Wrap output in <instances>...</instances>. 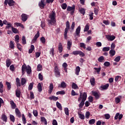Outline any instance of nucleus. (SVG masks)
<instances>
[{
	"label": "nucleus",
	"instance_id": "4be33fe9",
	"mask_svg": "<svg viewBox=\"0 0 125 125\" xmlns=\"http://www.w3.org/2000/svg\"><path fill=\"white\" fill-rule=\"evenodd\" d=\"M10 105L11 106L12 109H15L16 108L17 106L16 104H15V103L13 101H11L10 102Z\"/></svg>",
	"mask_w": 125,
	"mask_h": 125
},
{
	"label": "nucleus",
	"instance_id": "f257e3e1",
	"mask_svg": "<svg viewBox=\"0 0 125 125\" xmlns=\"http://www.w3.org/2000/svg\"><path fill=\"white\" fill-rule=\"evenodd\" d=\"M86 97H87V94L86 93L84 92L83 95V99L82 102L79 104V108H82L83 107V105H84V102L85 100H86Z\"/></svg>",
	"mask_w": 125,
	"mask_h": 125
},
{
	"label": "nucleus",
	"instance_id": "680f3d73",
	"mask_svg": "<svg viewBox=\"0 0 125 125\" xmlns=\"http://www.w3.org/2000/svg\"><path fill=\"white\" fill-rule=\"evenodd\" d=\"M30 97L31 100H32V99H35V96L34 95V93L33 92H30Z\"/></svg>",
	"mask_w": 125,
	"mask_h": 125
},
{
	"label": "nucleus",
	"instance_id": "4d7b16f0",
	"mask_svg": "<svg viewBox=\"0 0 125 125\" xmlns=\"http://www.w3.org/2000/svg\"><path fill=\"white\" fill-rule=\"evenodd\" d=\"M94 70H95L97 73V74H99V73H100V71H101V67H100L99 68H94Z\"/></svg>",
	"mask_w": 125,
	"mask_h": 125
},
{
	"label": "nucleus",
	"instance_id": "4468645a",
	"mask_svg": "<svg viewBox=\"0 0 125 125\" xmlns=\"http://www.w3.org/2000/svg\"><path fill=\"white\" fill-rule=\"evenodd\" d=\"M16 97H18V98H20V96H21V90H20V89H16Z\"/></svg>",
	"mask_w": 125,
	"mask_h": 125
},
{
	"label": "nucleus",
	"instance_id": "c756f323",
	"mask_svg": "<svg viewBox=\"0 0 125 125\" xmlns=\"http://www.w3.org/2000/svg\"><path fill=\"white\" fill-rule=\"evenodd\" d=\"M56 106H57V108H58V109H59V110H61V111H62V105H61V104H60L58 102H57Z\"/></svg>",
	"mask_w": 125,
	"mask_h": 125
},
{
	"label": "nucleus",
	"instance_id": "ea45409f",
	"mask_svg": "<svg viewBox=\"0 0 125 125\" xmlns=\"http://www.w3.org/2000/svg\"><path fill=\"white\" fill-rule=\"evenodd\" d=\"M6 84L7 85L8 90H10V89L11 88V84H10V83H9L8 82H6Z\"/></svg>",
	"mask_w": 125,
	"mask_h": 125
},
{
	"label": "nucleus",
	"instance_id": "bf43d9fd",
	"mask_svg": "<svg viewBox=\"0 0 125 125\" xmlns=\"http://www.w3.org/2000/svg\"><path fill=\"white\" fill-rule=\"evenodd\" d=\"M41 42H42V43H45V38L44 37H42L40 39Z\"/></svg>",
	"mask_w": 125,
	"mask_h": 125
},
{
	"label": "nucleus",
	"instance_id": "338daca9",
	"mask_svg": "<svg viewBox=\"0 0 125 125\" xmlns=\"http://www.w3.org/2000/svg\"><path fill=\"white\" fill-rule=\"evenodd\" d=\"M103 60H104V57L103 56H101L98 59L99 62H103Z\"/></svg>",
	"mask_w": 125,
	"mask_h": 125
},
{
	"label": "nucleus",
	"instance_id": "13d9d810",
	"mask_svg": "<svg viewBox=\"0 0 125 125\" xmlns=\"http://www.w3.org/2000/svg\"><path fill=\"white\" fill-rule=\"evenodd\" d=\"M89 125H94L95 124V119H91L89 121Z\"/></svg>",
	"mask_w": 125,
	"mask_h": 125
},
{
	"label": "nucleus",
	"instance_id": "c85d7f7f",
	"mask_svg": "<svg viewBox=\"0 0 125 125\" xmlns=\"http://www.w3.org/2000/svg\"><path fill=\"white\" fill-rule=\"evenodd\" d=\"M12 31L14 34H19V30L17 28L12 27Z\"/></svg>",
	"mask_w": 125,
	"mask_h": 125
},
{
	"label": "nucleus",
	"instance_id": "bb28decb",
	"mask_svg": "<svg viewBox=\"0 0 125 125\" xmlns=\"http://www.w3.org/2000/svg\"><path fill=\"white\" fill-rule=\"evenodd\" d=\"M101 87L103 90L108 89V88L109 87V84L107 83L105 85H102L101 86Z\"/></svg>",
	"mask_w": 125,
	"mask_h": 125
},
{
	"label": "nucleus",
	"instance_id": "2f4dec72",
	"mask_svg": "<svg viewBox=\"0 0 125 125\" xmlns=\"http://www.w3.org/2000/svg\"><path fill=\"white\" fill-rule=\"evenodd\" d=\"M41 122H42L43 123H44V125H47V121H46V119H45V118H44V117H41Z\"/></svg>",
	"mask_w": 125,
	"mask_h": 125
},
{
	"label": "nucleus",
	"instance_id": "2eb2a0df",
	"mask_svg": "<svg viewBox=\"0 0 125 125\" xmlns=\"http://www.w3.org/2000/svg\"><path fill=\"white\" fill-rule=\"evenodd\" d=\"M106 38L108 41H114L115 39H116V37L115 36H111V35H106Z\"/></svg>",
	"mask_w": 125,
	"mask_h": 125
},
{
	"label": "nucleus",
	"instance_id": "423d86ee",
	"mask_svg": "<svg viewBox=\"0 0 125 125\" xmlns=\"http://www.w3.org/2000/svg\"><path fill=\"white\" fill-rule=\"evenodd\" d=\"M45 0H41L38 3V5L41 8V9H43L44 6L46 5L45 3H44Z\"/></svg>",
	"mask_w": 125,
	"mask_h": 125
},
{
	"label": "nucleus",
	"instance_id": "7ed1b4c3",
	"mask_svg": "<svg viewBox=\"0 0 125 125\" xmlns=\"http://www.w3.org/2000/svg\"><path fill=\"white\" fill-rule=\"evenodd\" d=\"M54 72L55 73V76L56 78H59L61 76L60 69L58 68V66H55L54 68Z\"/></svg>",
	"mask_w": 125,
	"mask_h": 125
},
{
	"label": "nucleus",
	"instance_id": "f704fd0d",
	"mask_svg": "<svg viewBox=\"0 0 125 125\" xmlns=\"http://www.w3.org/2000/svg\"><path fill=\"white\" fill-rule=\"evenodd\" d=\"M67 86L66 83L64 82H62L61 83V85H59V87H62V88H65Z\"/></svg>",
	"mask_w": 125,
	"mask_h": 125
},
{
	"label": "nucleus",
	"instance_id": "37998d69",
	"mask_svg": "<svg viewBox=\"0 0 125 125\" xmlns=\"http://www.w3.org/2000/svg\"><path fill=\"white\" fill-rule=\"evenodd\" d=\"M15 25L16 26H17L18 27H21V28H22V29H24V25L20 23L16 22L15 23Z\"/></svg>",
	"mask_w": 125,
	"mask_h": 125
},
{
	"label": "nucleus",
	"instance_id": "0e129e2a",
	"mask_svg": "<svg viewBox=\"0 0 125 125\" xmlns=\"http://www.w3.org/2000/svg\"><path fill=\"white\" fill-rule=\"evenodd\" d=\"M10 71H12V72H14V71L15 70V67H14V65L12 64L10 66Z\"/></svg>",
	"mask_w": 125,
	"mask_h": 125
},
{
	"label": "nucleus",
	"instance_id": "09e8293b",
	"mask_svg": "<svg viewBox=\"0 0 125 125\" xmlns=\"http://www.w3.org/2000/svg\"><path fill=\"white\" fill-rule=\"evenodd\" d=\"M78 115L80 119H81V120H84L85 119L84 115L78 113Z\"/></svg>",
	"mask_w": 125,
	"mask_h": 125
},
{
	"label": "nucleus",
	"instance_id": "9d476101",
	"mask_svg": "<svg viewBox=\"0 0 125 125\" xmlns=\"http://www.w3.org/2000/svg\"><path fill=\"white\" fill-rule=\"evenodd\" d=\"M27 68V65H26V64L25 63H24V64L22 65V67H21V73H22V75H24V74H25V73H26Z\"/></svg>",
	"mask_w": 125,
	"mask_h": 125
},
{
	"label": "nucleus",
	"instance_id": "5701e85b",
	"mask_svg": "<svg viewBox=\"0 0 125 125\" xmlns=\"http://www.w3.org/2000/svg\"><path fill=\"white\" fill-rule=\"evenodd\" d=\"M35 50V46L34 45H31L30 47V49L28 50V53L31 54V53H33V51Z\"/></svg>",
	"mask_w": 125,
	"mask_h": 125
},
{
	"label": "nucleus",
	"instance_id": "3c124183",
	"mask_svg": "<svg viewBox=\"0 0 125 125\" xmlns=\"http://www.w3.org/2000/svg\"><path fill=\"white\" fill-rule=\"evenodd\" d=\"M22 44H26L27 42H26V37L25 36H22Z\"/></svg>",
	"mask_w": 125,
	"mask_h": 125
},
{
	"label": "nucleus",
	"instance_id": "8fccbe9b",
	"mask_svg": "<svg viewBox=\"0 0 125 125\" xmlns=\"http://www.w3.org/2000/svg\"><path fill=\"white\" fill-rule=\"evenodd\" d=\"M56 22V21L52 20H48V23L49 25H52V23L54 24Z\"/></svg>",
	"mask_w": 125,
	"mask_h": 125
},
{
	"label": "nucleus",
	"instance_id": "de8ad7c7",
	"mask_svg": "<svg viewBox=\"0 0 125 125\" xmlns=\"http://www.w3.org/2000/svg\"><path fill=\"white\" fill-rule=\"evenodd\" d=\"M49 53L52 56H54V48H52L50 49Z\"/></svg>",
	"mask_w": 125,
	"mask_h": 125
},
{
	"label": "nucleus",
	"instance_id": "ddd939ff",
	"mask_svg": "<svg viewBox=\"0 0 125 125\" xmlns=\"http://www.w3.org/2000/svg\"><path fill=\"white\" fill-rule=\"evenodd\" d=\"M7 4H8L9 6H13L15 4V2L13 0H8L7 5Z\"/></svg>",
	"mask_w": 125,
	"mask_h": 125
},
{
	"label": "nucleus",
	"instance_id": "72a5a7b5",
	"mask_svg": "<svg viewBox=\"0 0 125 125\" xmlns=\"http://www.w3.org/2000/svg\"><path fill=\"white\" fill-rule=\"evenodd\" d=\"M71 87L73 89H77V88L79 89V86H78V85L75 83H72Z\"/></svg>",
	"mask_w": 125,
	"mask_h": 125
},
{
	"label": "nucleus",
	"instance_id": "603ef678",
	"mask_svg": "<svg viewBox=\"0 0 125 125\" xmlns=\"http://www.w3.org/2000/svg\"><path fill=\"white\" fill-rule=\"evenodd\" d=\"M62 67L64 68V70L65 71V72H67V67H68V64H67V63L64 62L62 64Z\"/></svg>",
	"mask_w": 125,
	"mask_h": 125
},
{
	"label": "nucleus",
	"instance_id": "774afa93",
	"mask_svg": "<svg viewBox=\"0 0 125 125\" xmlns=\"http://www.w3.org/2000/svg\"><path fill=\"white\" fill-rule=\"evenodd\" d=\"M61 6L62 9H66L67 8V4L63 3Z\"/></svg>",
	"mask_w": 125,
	"mask_h": 125
},
{
	"label": "nucleus",
	"instance_id": "393cba45",
	"mask_svg": "<svg viewBox=\"0 0 125 125\" xmlns=\"http://www.w3.org/2000/svg\"><path fill=\"white\" fill-rule=\"evenodd\" d=\"M16 85L18 87V86H21V83H20V80L19 78H16Z\"/></svg>",
	"mask_w": 125,
	"mask_h": 125
},
{
	"label": "nucleus",
	"instance_id": "052dcab7",
	"mask_svg": "<svg viewBox=\"0 0 125 125\" xmlns=\"http://www.w3.org/2000/svg\"><path fill=\"white\" fill-rule=\"evenodd\" d=\"M22 121L23 122V124H26L27 123L26 122V118L25 117V115L24 114H22Z\"/></svg>",
	"mask_w": 125,
	"mask_h": 125
},
{
	"label": "nucleus",
	"instance_id": "0eeeda50",
	"mask_svg": "<svg viewBox=\"0 0 125 125\" xmlns=\"http://www.w3.org/2000/svg\"><path fill=\"white\" fill-rule=\"evenodd\" d=\"M21 21H23V22H26L27 20H28V15L26 14H22L21 15Z\"/></svg>",
	"mask_w": 125,
	"mask_h": 125
},
{
	"label": "nucleus",
	"instance_id": "39448f33",
	"mask_svg": "<svg viewBox=\"0 0 125 125\" xmlns=\"http://www.w3.org/2000/svg\"><path fill=\"white\" fill-rule=\"evenodd\" d=\"M72 54L73 55H80V56H82V57L84 56V54L81 51H74L72 52Z\"/></svg>",
	"mask_w": 125,
	"mask_h": 125
},
{
	"label": "nucleus",
	"instance_id": "79ce46f5",
	"mask_svg": "<svg viewBox=\"0 0 125 125\" xmlns=\"http://www.w3.org/2000/svg\"><path fill=\"white\" fill-rule=\"evenodd\" d=\"M9 117H10V121L13 123H14V122H15V117H14V116L10 114Z\"/></svg>",
	"mask_w": 125,
	"mask_h": 125
},
{
	"label": "nucleus",
	"instance_id": "a878e982",
	"mask_svg": "<svg viewBox=\"0 0 125 125\" xmlns=\"http://www.w3.org/2000/svg\"><path fill=\"white\" fill-rule=\"evenodd\" d=\"M109 53L110 57H113V56H114L115 54H116V51L114 50H110Z\"/></svg>",
	"mask_w": 125,
	"mask_h": 125
},
{
	"label": "nucleus",
	"instance_id": "c03bdc74",
	"mask_svg": "<svg viewBox=\"0 0 125 125\" xmlns=\"http://www.w3.org/2000/svg\"><path fill=\"white\" fill-rule=\"evenodd\" d=\"M89 30V26L88 25V23H87L84 28V32H88Z\"/></svg>",
	"mask_w": 125,
	"mask_h": 125
},
{
	"label": "nucleus",
	"instance_id": "a211bd4d",
	"mask_svg": "<svg viewBox=\"0 0 125 125\" xmlns=\"http://www.w3.org/2000/svg\"><path fill=\"white\" fill-rule=\"evenodd\" d=\"M90 83H91V85L94 86V85H95V78H94V77L90 78Z\"/></svg>",
	"mask_w": 125,
	"mask_h": 125
},
{
	"label": "nucleus",
	"instance_id": "e2e57ef3",
	"mask_svg": "<svg viewBox=\"0 0 125 125\" xmlns=\"http://www.w3.org/2000/svg\"><path fill=\"white\" fill-rule=\"evenodd\" d=\"M38 78H39V80H40L41 81H43V76H42V74H41V73L39 74Z\"/></svg>",
	"mask_w": 125,
	"mask_h": 125
},
{
	"label": "nucleus",
	"instance_id": "7c9ffc66",
	"mask_svg": "<svg viewBox=\"0 0 125 125\" xmlns=\"http://www.w3.org/2000/svg\"><path fill=\"white\" fill-rule=\"evenodd\" d=\"M71 46H72V42L68 41L67 42V47L68 50H71Z\"/></svg>",
	"mask_w": 125,
	"mask_h": 125
},
{
	"label": "nucleus",
	"instance_id": "69168bd1",
	"mask_svg": "<svg viewBox=\"0 0 125 125\" xmlns=\"http://www.w3.org/2000/svg\"><path fill=\"white\" fill-rule=\"evenodd\" d=\"M57 95H59V94H61V95H63V94H65V91H58L56 93Z\"/></svg>",
	"mask_w": 125,
	"mask_h": 125
},
{
	"label": "nucleus",
	"instance_id": "473e14b6",
	"mask_svg": "<svg viewBox=\"0 0 125 125\" xmlns=\"http://www.w3.org/2000/svg\"><path fill=\"white\" fill-rule=\"evenodd\" d=\"M6 65L7 68H8L10 66V65H11V61H10V59L6 60Z\"/></svg>",
	"mask_w": 125,
	"mask_h": 125
},
{
	"label": "nucleus",
	"instance_id": "aec40b11",
	"mask_svg": "<svg viewBox=\"0 0 125 125\" xmlns=\"http://www.w3.org/2000/svg\"><path fill=\"white\" fill-rule=\"evenodd\" d=\"M80 71H81V67H80V66H77L75 69L76 75H77V76H79Z\"/></svg>",
	"mask_w": 125,
	"mask_h": 125
},
{
	"label": "nucleus",
	"instance_id": "b1692460",
	"mask_svg": "<svg viewBox=\"0 0 125 125\" xmlns=\"http://www.w3.org/2000/svg\"><path fill=\"white\" fill-rule=\"evenodd\" d=\"M37 88L39 92H42V84L41 83L38 84Z\"/></svg>",
	"mask_w": 125,
	"mask_h": 125
},
{
	"label": "nucleus",
	"instance_id": "5fc2aeb1",
	"mask_svg": "<svg viewBox=\"0 0 125 125\" xmlns=\"http://www.w3.org/2000/svg\"><path fill=\"white\" fill-rule=\"evenodd\" d=\"M64 113L66 116H69V108L68 107L64 108Z\"/></svg>",
	"mask_w": 125,
	"mask_h": 125
},
{
	"label": "nucleus",
	"instance_id": "cd10ccee",
	"mask_svg": "<svg viewBox=\"0 0 125 125\" xmlns=\"http://www.w3.org/2000/svg\"><path fill=\"white\" fill-rule=\"evenodd\" d=\"M40 37V31H38L37 34L35 35L34 37L33 38V41H37L38 38Z\"/></svg>",
	"mask_w": 125,
	"mask_h": 125
},
{
	"label": "nucleus",
	"instance_id": "864d4df0",
	"mask_svg": "<svg viewBox=\"0 0 125 125\" xmlns=\"http://www.w3.org/2000/svg\"><path fill=\"white\" fill-rule=\"evenodd\" d=\"M33 85L34 83H30L28 86V90H32L33 89Z\"/></svg>",
	"mask_w": 125,
	"mask_h": 125
},
{
	"label": "nucleus",
	"instance_id": "a18cd8bd",
	"mask_svg": "<svg viewBox=\"0 0 125 125\" xmlns=\"http://www.w3.org/2000/svg\"><path fill=\"white\" fill-rule=\"evenodd\" d=\"M109 50H110V47H104L102 49V51L104 52H106V51H109Z\"/></svg>",
	"mask_w": 125,
	"mask_h": 125
},
{
	"label": "nucleus",
	"instance_id": "1a4fd4ad",
	"mask_svg": "<svg viewBox=\"0 0 125 125\" xmlns=\"http://www.w3.org/2000/svg\"><path fill=\"white\" fill-rule=\"evenodd\" d=\"M56 16V13H55V11H52V13L51 15H50V18L51 20H55V17Z\"/></svg>",
	"mask_w": 125,
	"mask_h": 125
},
{
	"label": "nucleus",
	"instance_id": "20e7f679",
	"mask_svg": "<svg viewBox=\"0 0 125 125\" xmlns=\"http://www.w3.org/2000/svg\"><path fill=\"white\" fill-rule=\"evenodd\" d=\"M76 8V6L75 5H73L72 7L68 6L66 10L67 11H70L71 15H74V13H75V9Z\"/></svg>",
	"mask_w": 125,
	"mask_h": 125
},
{
	"label": "nucleus",
	"instance_id": "dca6fc26",
	"mask_svg": "<svg viewBox=\"0 0 125 125\" xmlns=\"http://www.w3.org/2000/svg\"><path fill=\"white\" fill-rule=\"evenodd\" d=\"M53 83H50L48 90V93H49V94H51V93H52V90H53Z\"/></svg>",
	"mask_w": 125,
	"mask_h": 125
},
{
	"label": "nucleus",
	"instance_id": "f8f14e48",
	"mask_svg": "<svg viewBox=\"0 0 125 125\" xmlns=\"http://www.w3.org/2000/svg\"><path fill=\"white\" fill-rule=\"evenodd\" d=\"M58 50L59 53H62L63 51V45L62 44V43L60 42L58 45Z\"/></svg>",
	"mask_w": 125,
	"mask_h": 125
},
{
	"label": "nucleus",
	"instance_id": "412c9836",
	"mask_svg": "<svg viewBox=\"0 0 125 125\" xmlns=\"http://www.w3.org/2000/svg\"><path fill=\"white\" fill-rule=\"evenodd\" d=\"M48 99H49V100H53L54 101H57V100L59 99V98H58V97L52 96L51 97H49Z\"/></svg>",
	"mask_w": 125,
	"mask_h": 125
},
{
	"label": "nucleus",
	"instance_id": "f3484780",
	"mask_svg": "<svg viewBox=\"0 0 125 125\" xmlns=\"http://www.w3.org/2000/svg\"><path fill=\"white\" fill-rule=\"evenodd\" d=\"M15 113L18 116V118H21V112H20V110H19V109L16 108L15 109Z\"/></svg>",
	"mask_w": 125,
	"mask_h": 125
},
{
	"label": "nucleus",
	"instance_id": "49530a36",
	"mask_svg": "<svg viewBox=\"0 0 125 125\" xmlns=\"http://www.w3.org/2000/svg\"><path fill=\"white\" fill-rule=\"evenodd\" d=\"M19 40H20V39L19 38V35H16L15 37V40L16 43H18V42H19Z\"/></svg>",
	"mask_w": 125,
	"mask_h": 125
},
{
	"label": "nucleus",
	"instance_id": "e433bc0d",
	"mask_svg": "<svg viewBox=\"0 0 125 125\" xmlns=\"http://www.w3.org/2000/svg\"><path fill=\"white\" fill-rule=\"evenodd\" d=\"M79 12L81 14H83V15H84V14H85V10L83 8H81L79 9Z\"/></svg>",
	"mask_w": 125,
	"mask_h": 125
},
{
	"label": "nucleus",
	"instance_id": "c9c22d12",
	"mask_svg": "<svg viewBox=\"0 0 125 125\" xmlns=\"http://www.w3.org/2000/svg\"><path fill=\"white\" fill-rule=\"evenodd\" d=\"M1 119L3 122H7V117L4 114L2 115Z\"/></svg>",
	"mask_w": 125,
	"mask_h": 125
},
{
	"label": "nucleus",
	"instance_id": "a19ab883",
	"mask_svg": "<svg viewBox=\"0 0 125 125\" xmlns=\"http://www.w3.org/2000/svg\"><path fill=\"white\" fill-rule=\"evenodd\" d=\"M17 47L20 51H22V45L20 43H17Z\"/></svg>",
	"mask_w": 125,
	"mask_h": 125
},
{
	"label": "nucleus",
	"instance_id": "58836bf2",
	"mask_svg": "<svg viewBox=\"0 0 125 125\" xmlns=\"http://www.w3.org/2000/svg\"><path fill=\"white\" fill-rule=\"evenodd\" d=\"M9 47L11 48V49H14V43L13 42H10Z\"/></svg>",
	"mask_w": 125,
	"mask_h": 125
},
{
	"label": "nucleus",
	"instance_id": "f03ea898",
	"mask_svg": "<svg viewBox=\"0 0 125 125\" xmlns=\"http://www.w3.org/2000/svg\"><path fill=\"white\" fill-rule=\"evenodd\" d=\"M69 30H70V22H69V21H67L66 22V28L64 29L63 33L65 40H67V34H68V31H69Z\"/></svg>",
	"mask_w": 125,
	"mask_h": 125
},
{
	"label": "nucleus",
	"instance_id": "6e6d98bb",
	"mask_svg": "<svg viewBox=\"0 0 125 125\" xmlns=\"http://www.w3.org/2000/svg\"><path fill=\"white\" fill-rule=\"evenodd\" d=\"M75 22H72L71 26V29L70 32H73L74 31V29H75Z\"/></svg>",
	"mask_w": 125,
	"mask_h": 125
},
{
	"label": "nucleus",
	"instance_id": "9b49d317",
	"mask_svg": "<svg viewBox=\"0 0 125 125\" xmlns=\"http://www.w3.org/2000/svg\"><path fill=\"white\" fill-rule=\"evenodd\" d=\"M75 33L77 37H80V34L81 33V25L79 26L75 31Z\"/></svg>",
	"mask_w": 125,
	"mask_h": 125
},
{
	"label": "nucleus",
	"instance_id": "6e6552de",
	"mask_svg": "<svg viewBox=\"0 0 125 125\" xmlns=\"http://www.w3.org/2000/svg\"><path fill=\"white\" fill-rule=\"evenodd\" d=\"M92 95L93 96H95V99L97 100V99H99L100 98V94H99L96 91H92Z\"/></svg>",
	"mask_w": 125,
	"mask_h": 125
},
{
	"label": "nucleus",
	"instance_id": "6ab92c4d",
	"mask_svg": "<svg viewBox=\"0 0 125 125\" xmlns=\"http://www.w3.org/2000/svg\"><path fill=\"white\" fill-rule=\"evenodd\" d=\"M26 73L28 75H30L32 73V68L30 65L27 66V68H26Z\"/></svg>",
	"mask_w": 125,
	"mask_h": 125
},
{
	"label": "nucleus",
	"instance_id": "4c0bfd02",
	"mask_svg": "<svg viewBox=\"0 0 125 125\" xmlns=\"http://www.w3.org/2000/svg\"><path fill=\"white\" fill-rule=\"evenodd\" d=\"M27 83V80H26V79L22 78L21 79V84L22 85H24V84H25V83Z\"/></svg>",
	"mask_w": 125,
	"mask_h": 125
}]
</instances>
